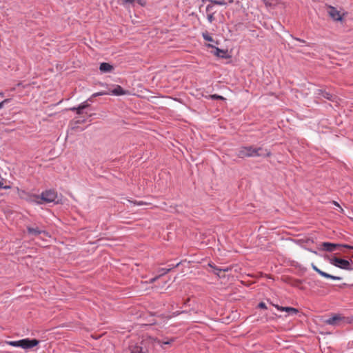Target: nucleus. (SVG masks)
Listing matches in <instances>:
<instances>
[{"label":"nucleus","instance_id":"obj_30","mask_svg":"<svg viewBox=\"0 0 353 353\" xmlns=\"http://www.w3.org/2000/svg\"><path fill=\"white\" fill-rule=\"evenodd\" d=\"M160 276H157L150 280V283H153L154 281H156Z\"/></svg>","mask_w":353,"mask_h":353},{"label":"nucleus","instance_id":"obj_8","mask_svg":"<svg viewBox=\"0 0 353 353\" xmlns=\"http://www.w3.org/2000/svg\"><path fill=\"white\" fill-rule=\"evenodd\" d=\"M327 13L330 15V17L334 21H341L342 20V15L341 14V12L336 10L333 6H329Z\"/></svg>","mask_w":353,"mask_h":353},{"label":"nucleus","instance_id":"obj_17","mask_svg":"<svg viewBox=\"0 0 353 353\" xmlns=\"http://www.w3.org/2000/svg\"><path fill=\"white\" fill-rule=\"evenodd\" d=\"M90 105L87 102H83L80 104L77 108H72L70 110L76 111L77 114H81L82 113V110L86 108H88Z\"/></svg>","mask_w":353,"mask_h":353},{"label":"nucleus","instance_id":"obj_13","mask_svg":"<svg viewBox=\"0 0 353 353\" xmlns=\"http://www.w3.org/2000/svg\"><path fill=\"white\" fill-rule=\"evenodd\" d=\"M142 343L144 344H152L153 345L154 343H157L158 344H161V342L155 337L152 336H146L143 341Z\"/></svg>","mask_w":353,"mask_h":353},{"label":"nucleus","instance_id":"obj_27","mask_svg":"<svg viewBox=\"0 0 353 353\" xmlns=\"http://www.w3.org/2000/svg\"><path fill=\"white\" fill-rule=\"evenodd\" d=\"M9 101H10V99H5V100L2 101L0 103V109H1V108L3 107L4 104H6V103H8Z\"/></svg>","mask_w":353,"mask_h":353},{"label":"nucleus","instance_id":"obj_14","mask_svg":"<svg viewBox=\"0 0 353 353\" xmlns=\"http://www.w3.org/2000/svg\"><path fill=\"white\" fill-rule=\"evenodd\" d=\"M130 350L131 353H148L147 350H143V347L138 345H131Z\"/></svg>","mask_w":353,"mask_h":353},{"label":"nucleus","instance_id":"obj_28","mask_svg":"<svg viewBox=\"0 0 353 353\" xmlns=\"http://www.w3.org/2000/svg\"><path fill=\"white\" fill-rule=\"evenodd\" d=\"M259 307L260 308H263V309H266V308H267L265 303H263V302L260 303L259 304Z\"/></svg>","mask_w":353,"mask_h":353},{"label":"nucleus","instance_id":"obj_7","mask_svg":"<svg viewBox=\"0 0 353 353\" xmlns=\"http://www.w3.org/2000/svg\"><path fill=\"white\" fill-rule=\"evenodd\" d=\"M270 155H271V152L266 148H263L262 147H259V148L253 147L252 157H270Z\"/></svg>","mask_w":353,"mask_h":353},{"label":"nucleus","instance_id":"obj_1","mask_svg":"<svg viewBox=\"0 0 353 353\" xmlns=\"http://www.w3.org/2000/svg\"><path fill=\"white\" fill-rule=\"evenodd\" d=\"M57 196V192L54 190H50L43 192L40 196L37 195L31 196L29 201L37 204H43V203L54 201Z\"/></svg>","mask_w":353,"mask_h":353},{"label":"nucleus","instance_id":"obj_11","mask_svg":"<svg viewBox=\"0 0 353 353\" xmlns=\"http://www.w3.org/2000/svg\"><path fill=\"white\" fill-rule=\"evenodd\" d=\"M209 266L213 269V272L217 275L219 277H223L224 273L229 270V268H219L213 265L212 264H209Z\"/></svg>","mask_w":353,"mask_h":353},{"label":"nucleus","instance_id":"obj_18","mask_svg":"<svg viewBox=\"0 0 353 353\" xmlns=\"http://www.w3.org/2000/svg\"><path fill=\"white\" fill-rule=\"evenodd\" d=\"M316 94H318V95H321L324 98H325V99H327L328 100H331L332 101L333 99V96L330 93H329V92H327L325 90H323L322 89L316 90Z\"/></svg>","mask_w":353,"mask_h":353},{"label":"nucleus","instance_id":"obj_12","mask_svg":"<svg viewBox=\"0 0 353 353\" xmlns=\"http://www.w3.org/2000/svg\"><path fill=\"white\" fill-rule=\"evenodd\" d=\"M207 19L210 23H212L214 20V14L216 12L213 11V6L208 5L206 7Z\"/></svg>","mask_w":353,"mask_h":353},{"label":"nucleus","instance_id":"obj_20","mask_svg":"<svg viewBox=\"0 0 353 353\" xmlns=\"http://www.w3.org/2000/svg\"><path fill=\"white\" fill-rule=\"evenodd\" d=\"M126 92L120 85H117V87L111 91V94L116 96L123 95Z\"/></svg>","mask_w":353,"mask_h":353},{"label":"nucleus","instance_id":"obj_31","mask_svg":"<svg viewBox=\"0 0 353 353\" xmlns=\"http://www.w3.org/2000/svg\"><path fill=\"white\" fill-rule=\"evenodd\" d=\"M332 203H333V204H334V205H336V206H337V207H339V208H340L341 212H343V208L340 206V205H339L336 201H334Z\"/></svg>","mask_w":353,"mask_h":353},{"label":"nucleus","instance_id":"obj_3","mask_svg":"<svg viewBox=\"0 0 353 353\" xmlns=\"http://www.w3.org/2000/svg\"><path fill=\"white\" fill-rule=\"evenodd\" d=\"M329 261L332 265H333L337 268H339L341 269L347 270H352L350 263L349 261H347V260L342 259L334 256L332 258H330Z\"/></svg>","mask_w":353,"mask_h":353},{"label":"nucleus","instance_id":"obj_9","mask_svg":"<svg viewBox=\"0 0 353 353\" xmlns=\"http://www.w3.org/2000/svg\"><path fill=\"white\" fill-rule=\"evenodd\" d=\"M312 268L315 272H316L319 274H320L321 276H323L324 278L331 279L333 280H338V281H340L342 279V278L340 276H333V275H331L330 274H327V273L322 271L321 270L318 268L314 263L312 264Z\"/></svg>","mask_w":353,"mask_h":353},{"label":"nucleus","instance_id":"obj_4","mask_svg":"<svg viewBox=\"0 0 353 353\" xmlns=\"http://www.w3.org/2000/svg\"><path fill=\"white\" fill-rule=\"evenodd\" d=\"M322 250L332 252L335 250L336 248H345L350 250H353V246L345 245V244H336L330 242H324L321 244Z\"/></svg>","mask_w":353,"mask_h":353},{"label":"nucleus","instance_id":"obj_23","mask_svg":"<svg viewBox=\"0 0 353 353\" xmlns=\"http://www.w3.org/2000/svg\"><path fill=\"white\" fill-rule=\"evenodd\" d=\"M170 269H165V268H161L159 270V276H163L164 274H166L170 272Z\"/></svg>","mask_w":353,"mask_h":353},{"label":"nucleus","instance_id":"obj_6","mask_svg":"<svg viewBox=\"0 0 353 353\" xmlns=\"http://www.w3.org/2000/svg\"><path fill=\"white\" fill-rule=\"evenodd\" d=\"M253 146L241 147L238 150L237 156L239 158L252 157Z\"/></svg>","mask_w":353,"mask_h":353},{"label":"nucleus","instance_id":"obj_10","mask_svg":"<svg viewBox=\"0 0 353 353\" xmlns=\"http://www.w3.org/2000/svg\"><path fill=\"white\" fill-rule=\"evenodd\" d=\"M274 306L281 312H286L289 314L293 315L296 314L299 312V310L294 307H282L279 305H274Z\"/></svg>","mask_w":353,"mask_h":353},{"label":"nucleus","instance_id":"obj_21","mask_svg":"<svg viewBox=\"0 0 353 353\" xmlns=\"http://www.w3.org/2000/svg\"><path fill=\"white\" fill-rule=\"evenodd\" d=\"M209 2H210V5H212L213 6L214 5H219V6H224L226 4L225 1L222 0V1H218V0H208Z\"/></svg>","mask_w":353,"mask_h":353},{"label":"nucleus","instance_id":"obj_15","mask_svg":"<svg viewBox=\"0 0 353 353\" xmlns=\"http://www.w3.org/2000/svg\"><path fill=\"white\" fill-rule=\"evenodd\" d=\"M27 230H28V233L33 236H37L42 233L46 234L45 231H42V230H39V228H37V227L32 228V227L28 226L27 228Z\"/></svg>","mask_w":353,"mask_h":353},{"label":"nucleus","instance_id":"obj_33","mask_svg":"<svg viewBox=\"0 0 353 353\" xmlns=\"http://www.w3.org/2000/svg\"><path fill=\"white\" fill-rule=\"evenodd\" d=\"M188 301H189V299H188L186 300V301H185L184 304L185 305Z\"/></svg>","mask_w":353,"mask_h":353},{"label":"nucleus","instance_id":"obj_19","mask_svg":"<svg viewBox=\"0 0 353 353\" xmlns=\"http://www.w3.org/2000/svg\"><path fill=\"white\" fill-rule=\"evenodd\" d=\"M100 70L103 72H111L113 69L112 65L108 63H102L100 65Z\"/></svg>","mask_w":353,"mask_h":353},{"label":"nucleus","instance_id":"obj_16","mask_svg":"<svg viewBox=\"0 0 353 353\" xmlns=\"http://www.w3.org/2000/svg\"><path fill=\"white\" fill-rule=\"evenodd\" d=\"M208 47L214 48V54L219 57H225L226 52L225 50H221L218 48L214 47L212 44H208Z\"/></svg>","mask_w":353,"mask_h":353},{"label":"nucleus","instance_id":"obj_29","mask_svg":"<svg viewBox=\"0 0 353 353\" xmlns=\"http://www.w3.org/2000/svg\"><path fill=\"white\" fill-rule=\"evenodd\" d=\"M173 341H174V339H170V340H168V341H164V342L161 343V345H162V344H164V345H169V344H170V343H171L172 342H173Z\"/></svg>","mask_w":353,"mask_h":353},{"label":"nucleus","instance_id":"obj_35","mask_svg":"<svg viewBox=\"0 0 353 353\" xmlns=\"http://www.w3.org/2000/svg\"><path fill=\"white\" fill-rule=\"evenodd\" d=\"M298 41H301V42H305L304 41L301 40L300 39H298Z\"/></svg>","mask_w":353,"mask_h":353},{"label":"nucleus","instance_id":"obj_26","mask_svg":"<svg viewBox=\"0 0 353 353\" xmlns=\"http://www.w3.org/2000/svg\"><path fill=\"white\" fill-rule=\"evenodd\" d=\"M105 94H108V93L105 92H99L94 93L92 95V97H98V96H102V95H105Z\"/></svg>","mask_w":353,"mask_h":353},{"label":"nucleus","instance_id":"obj_2","mask_svg":"<svg viewBox=\"0 0 353 353\" xmlns=\"http://www.w3.org/2000/svg\"><path fill=\"white\" fill-rule=\"evenodd\" d=\"M6 343L13 347H20L23 349H29L37 345L39 341L37 339H24L19 341H6Z\"/></svg>","mask_w":353,"mask_h":353},{"label":"nucleus","instance_id":"obj_25","mask_svg":"<svg viewBox=\"0 0 353 353\" xmlns=\"http://www.w3.org/2000/svg\"><path fill=\"white\" fill-rule=\"evenodd\" d=\"M129 201L132 203L134 205H147L148 204L147 203L143 202L142 201H130V200H129Z\"/></svg>","mask_w":353,"mask_h":353},{"label":"nucleus","instance_id":"obj_5","mask_svg":"<svg viewBox=\"0 0 353 353\" xmlns=\"http://www.w3.org/2000/svg\"><path fill=\"white\" fill-rule=\"evenodd\" d=\"M345 317L340 314H336L332 317L325 320V323L331 325H341L345 323Z\"/></svg>","mask_w":353,"mask_h":353},{"label":"nucleus","instance_id":"obj_34","mask_svg":"<svg viewBox=\"0 0 353 353\" xmlns=\"http://www.w3.org/2000/svg\"><path fill=\"white\" fill-rule=\"evenodd\" d=\"M179 314H180V312H179L174 313L175 315H179Z\"/></svg>","mask_w":353,"mask_h":353},{"label":"nucleus","instance_id":"obj_24","mask_svg":"<svg viewBox=\"0 0 353 353\" xmlns=\"http://www.w3.org/2000/svg\"><path fill=\"white\" fill-rule=\"evenodd\" d=\"M210 98L212 99H221V100H225V99L223 97L218 95V94H216L210 95Z\"/></svg>","mask_w":353,"mask_h":353},{"label":"nucleus","instance_id":"obj_32","mask_svg":"<svg viewBox=\"0 0 353 353\" xmlns=\"http://www.w3.org/2000/svg\"><path fill=\"white\" fill-rule=\"evenodd\" d=\"M1 188H5V189H8V188H10L9 186H3V183L0 182V189Z\"/></svg>","mask_w":353,"mask_h":353},{"label":"nucleus","instance_id":"obj_22","mask_svg":"<svg viewBox=\"0 0 353 353\" xmlns=\"http://www.w3.org/2000/svg\"><path fill=\"white\" fill-rule=\"evenodd\" d=\"M202 36L203 37V39L205 40V41H211V42H214V39H212V37L208 34V32H203L202 34Z\"/></svg>","mask_w":353,"mask_h":353}]
</instances>
